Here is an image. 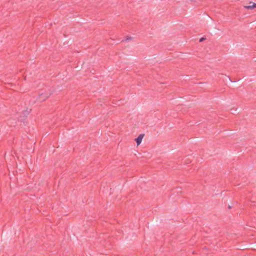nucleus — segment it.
Here are the masks:
<instances>
[{
  "label": "nucleus",
  "mask_w": 256,
  "mask_h": 256,
  "mask_svg": "<svg viewBox=\"0 0 256 256\" xmlns=\"http://www.w3.org/2000/svg\"><path fill=\"white\" fill-rule=\"evenodd\" d=\"M131 38H132L131 37H128V38H126V40H131Z\"/></svg>",
  "instance_id": "5"
},
{
  "label": "nucleus",
  "mask_w": 256,
  "mask_h": 256,
  "mask_svg": "<svg viewBox=\"0 0 256 256\" xmlns=\"http://www.w3.org/2000/svg\"><path fill=\"white\" fill-rule=\"evenodd\" d=\"M190 1H193L194 0H190Z\"/></svg>",
  "instance_id": "7"
},
{
  "label": "nucleus",
  "mask_w": 256,
  "mask_h": 256,
  "mask_svg": "<svg viewBox=\"0 0 256 256\" xmlns=\"http://www.w3.org/2000/svg\"><path fill=\"white\" fill-rule=\"evenodd\" d=\"M144 136V134H140L136 138L135 140H136L138 146L140 144Z\"/></svg>",
  "instance_id": "3"
},
{
  "label": "nucleus",
  "mask_w": 256,
  "mask_h": 256,
  "mask_svg": "<svg viewBox=\"0 0 256 256\" xmlns=\"http://www.w3.org/2000/svg\"><path fill=\"white\" fill-rule=\"evenodd\" d=\"M52 93L49 91L46 92L44 93L40 94L38 96V100L40 102H43L48 99L51 95Z\"/></svg>",
  "instance_id": "1"
},
{
  "label": "nucleus",
  "mask_w": 256,
  "mask_h": 256,
  "mask_svg": "<svg viewBox=\"0 0 256 256\" xmlns=\"http://www.w3.org/2000/svg\"><path fill=\"white\" fill-rule=\"evenodd\" d=\"M206 39V38H202L200 39L199 40V42H202L204 40Z\"/></svg>",
  "instance_id": "4"
},
{
  "label": "nucleus",
  "mask_w": 256,
  "mask_h": 256,
  "mask_svg": "<svg viewBox=\"0 0 256 256\" xmlns=\"http://www.w3.org/2000/svg\"><path fill=\"white\" fill-rule=\"evenodd\" d=\"M228 208H231V206H228Z\"/></svg>",
  "instance_id": "6"
},
{
  "label": "nucleus",
  "mask_w": 256,
  "mask_h": 256,
  "mask_svg": "<svg viewBox=\"0 0 256 256\" xmlns=\"http://www.w3.org/2000/svg\"><path fill=\"white\" fill-rule=\"evenodd\" d=\"M250 4H252L251 5L248 6H244V8L246 10H252L255 8H256V3L252 2H250Z\"/></svg>",
  "instance_id": "2"
}]
</instances>
